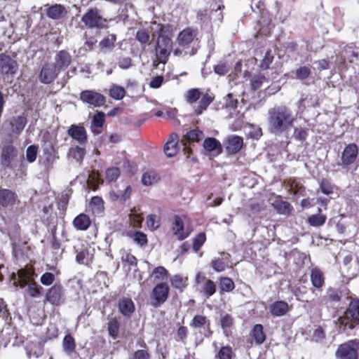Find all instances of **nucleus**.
<instances>
[{
  "label": "nucleus",
  "mask_w": 359,
  "mask_h": 359,
  "mask_svg": "<svg viewBox=\"0 0 359 359\" xmlns=\"http://www.w3.org/2000/svg\"><path fill=\"white\" fill-rule=\"evenodd\" d=\"M86 154V150L85 147L80 146H74L69 148L68 151V156L69 158H72L77 162L81 163Z\"/></svg>",
  "instance_id": "a19ab883"
},
{
  "label": "nucleus",
  "mask_w": 359,
  "mask_h": 359,
  "mask_svg": "<svg viewBox=\"0 0 359 359\" xmlns=\"http://www.w3.org/2000/svg\"><path fill=\"white\" fill-rule=\"evenodd\" d=\"M27 355L30 358L34 356L38 358L43 353V348L39 344H34L32 346H27Z\"/></svg>",
  "instance_id": "69168bd1"
},
{
  "label": "nucleus",
  "mask_w": 359,
  "mask_h": 359,
  "mask_svg": "<svg viewBox=\"0 0 359 359\" xmlns=\"http://www.w3.org/2000/svg\"><path fill=\"white\" fill-rule=\"evenodd\" d=\"M46 301L53 306H60L65 302V293L63 286L60 283H55L50 287L45 295Z\"/></svg>",
  "instance_id": "9b49d317"
},
{
  "label": "nucleus",
  "mask_w": 359,
  "mask_h": 359,
  "mask_svg": "<svg viewBox=\"0 0 359 359\" xmlns=\"http://www.w3.org/2000/svg\"><path fill=\"white\" fill-rule=\"evenodd\" d=\"M320 188L321 191L325 195H330L334 192V186L330 180L326 178L321 180L320 182Z\"/></svg>",
  "instance_id": "052dcab7"
},
{
  "label": "nucleus",
  "mask_w": 359,
  "mask_h": 359,
  "mask_svg": "<svg viewBox=\"0 0 359 359\" xmlns=\"http://www.w3.org/2000/svg\"><path fill=\"white\" fill-rule=\"evenodd\" d=\"M190 326L196 330L204 329L205 333L204 334L205 337H210L213 332L210 328V320L203 315L197 314L195 315L190 322Z\"/></svg>",
  "instance_id": "f3484780"
},
{
  "label": "nucleus",
  "mask_w": 359,
  "mask_h": 359,
  "mask_svg": "<svg viewBox=\"0 0 359 359\" xmlns=\"http://www.w3.org/2000/svg\"><path fill=\"white\" fill-rule=\"evenodd\" d=\"M266 81V77L261 73L254 75L250 80L252 90H257L259 89L262 84Z\"/></svg>",
  "instance_id": "864d4df0"
},
{
  "label": "nucleus",
  "mask_w": 359,
  "mask_h": 359,
  "mask_svg": "<svg viewBox=\"0 0 359 359\" xmlns=\"http://www.w3.org/2000/svg\"><path fill=\"white\" fill-rule=\"evenodd\" d=\"M116 41V36L111 34L104 37L98 43V53L107 54L114 50Z\"/></svg>",
  "instance_id": "393cba45"
},
{
  "label": "nucleus",
  "mask_w": 359,
  "mask_h": 359,
  "mask_svg": "<svg viewBox=\"0 0 359 359\" xmlns=\"http://www.w3.org/2000/svg\"><path fill=\"white\" fill-rule=\"evenodd\" d=\"M80 100L95 107H100L105 104L106 97L101 93L93 90H85L80 93Z\"/></svg>",
  "instance_id": "9d476101"
},
{
  "label": "nucleus",
  "mask_w": 359,
  "mask_h": 359,
  "mask_svg": "<svg viewBox=\"0 0 359 359\" xmlns=\"http://www.w3.org/2000/svg\"><path fill=\"white\" fill-rule=\"evenodd\" d=\"M296 121L292 111L286 106H279L269 111V130L275 135L288 132Z\"/></svg>",
  "instance_id": "f257e3e1"
},
{
  "label": "nucleus",
  "mask_w": 359,
  "mask_h": 359,
  "mask_svg": "<svg viewBox=\"0 0 359 359\" xmlns=\"http://www.w3.org/2000/svg\"><path fill=\"white\" fill-rule=\"evenodd\" d=\"M60 74L59 70L53 63H46L41 68L39 74V81L44 84L53 83Z\"/></svg>",
  "instance_id": "4468645a"
},
{
  "label": "nucleus",
  "mask_w": 359,
  "mask_h": 359,
  "mask_svg": "<svg viewBox=\"0 0 359 359\" xmlns=\"http://www.w3.org/2000/svg\"><path fill=\"white\" fill-rule=\"evenodd\" d=\"M269 312L273 317L285 316L290 310L288 304L283 300H278L269 305Z\"/></svg>",
  "instance_id": "5701e85b"
},
{
  "label": "nucleus",
  "mask_w": 359,
  "mask_h": 359,
  "mask_svg": "<svg viewBox=\"0 0 359 359\" xmlns=\"http://www.w3.org/2000/svg\"><path fill=\"white\" fill-rule=\"evenodd\" d=\"M349 314L344 313V316H340L338 319L339 323L341 326H343L344 329L348 328L353 330L355 327L354 322L351 318Z\"/></svg>",
  "instance_id": "680f3d73"
},
{
  "label": "nucleus",
  "mask_w": 359,
  "mask_h": 359,
  "mask_svg": "<svg viewBox=\"0 0 359 359\" xmlns=\"http://www.w3.org/2000/svg\"><path fill=\"white\" fill-rule=\"evenodd\" d=\"M170 283L174 288L182 292L188 285V278L177 274L172 277Z\"/></svg>",
  "instance_id": "37998d69"
},
{
  "label": "nucleus",
  "mask_w": 359,
  "mask_h": 359,
  "mask_svg": "<svg viewBox=\"0 0 359 359\" xmlns=\"http://www.w3.org/2000/svg\"><path fill=\"white\" fill-rule=\"evenodd\" d=\"M46 8V15L53 20H58L61 18L66 13L65 8L63 5L55 4L53 6L48 4L45 5Z\"/></svg>",
  "instance_id": "7c9ffc66"
},
{
  "label": "nucleus",
  "mask_w": 359,
  "mask_h": 359,
  "mask_svg": "<svg viewBox=\"0 0 359 359\" xmlns=\"http://www.w3.org/2000/svg\"><path fill=\"white\" fill-rule=\"evenodd\" d=\"M273 59L274 56L272 54L271 50L269 49L266 52L264 58L260 62L259 68L262 70H267L272 64Z\"/></svg>",
  "instance_id": "4d7b16f0"
},
{
  "label": "nucleus",
  "mask_w": 359,
  "mask_h": 359,
  "mask_svg": "<svg viewBox=\"0 0 359 359\" xmlns=\"http://www.w3.org/2000/svg\"><path fill=\"white\" fill-rule=\"evenodd\" d=\"M170 287L165 282L157 283L150 293V304L154 308L163 304L168 299Z\"/></svg>",
  "instance_id": "423d86ee"
},
{
  "label": "nucleus",
  "mask_w": 359,
  "mask_h": 359,
  "mask_svg": "<svg viewBox=\"0 0 359 359\" xmlns=\"http://www.w3.org/2000/svg\"><path fill=\"white\" fill-rule=\"evenodd\" d=\"M249 335L251 338V345L253 341L256 345H261L265 341L266 338V334L264 332V327L262 324L255 325L250 330Z\"/></svg>",
  "instance_id": "cd10ccee"
},
{
  "label": "nucleus",
  "mask_w": 359,
  "mask_h": 359,
  "mask_svg": "<svg viewBox=\"0 0 359 359\" xmlns=\"http://www.w3.org/2000/svg\"><path fill=\"white\" fill-rule=\"evenodd\" d=\"M294 74L296 79L299 80H304L310 76L311 70L309 67L301 66L295 70Z\"/></svg>",
  "instance_id": "bf43d9fd"
},
{
  "label": "nucleus",
  "mask_w": 359,
  "mask_h": 359,
  "mask_svg": "<svg viewBox=\"0 0 359 359\" xmlns=\"http://www.w3.org/2000/svg\"><path fill=\"white\" fill-rule=\"evenodd\" d=\"M273 208L280 215H290L293 210L290 203L281 199V196H278L273 203Z\"/></svg>",
  "instance_id": "72a5a7b5"
},
{
  "label": "nucleus",
  "mask_w": 359,
  "mask_h": 359,
  "mask_svg": "<svg viewBox=\"0 0 359 359\" xmlns=\"http://www.w3.org/2000/svg\"><path fill=\"white\" fill-rule=\"evenodd\" d=\"M233 348L229 345L222 346L215 358L218 359H233L235 357Z\"/></svg>",
  "instance_id": "c03bdc74"
},
{
  "label": "nucleus",
  "mask_w": 359,
  "mask_h": 359,
  "mask_svg": "<svg viewBox=\"0 0 359 359\" xmlns=\"http://www.w3.org/2000/svg\"><path fill=\"white\" fill-rule=\"evenodd\" d=\"M27 121L26 118L23 116H19L14 120V124H13V131L18 133H21L25 125H26Z\"/></svg>",
  "instance_id": "0e129e2a"
},
{
  "label": "nucleus",
  "mask_w": 359,
  "mask_h": 359,
  "mask_svg": "<svg viewBox=\"0 0 359 359\" xmlns=\"http://www.w3.org/2000/svg\"><path fill=\"white\" fill-rule=\"evenodd\" d=\"M184 98L189 104H193L200 100L198 106L194 109V114L198 116L208 109L214 101L215 97L208 93L203 94L199 88H191L185 93Z\"/></svg>",
  "instance_id": "7ed1b4c3"
},
{
  "label": "nucleus",
  "mask_w": 359,
  "mask_h": 359,
  "mask_svg": "<svg viewBox=\"0 0 359 359\" xmlns=\"http://www.w3.org/2000/svg\"><path fill=\"white\" fill-rule=\"evenodd\" d=\"M34 275L35 271L32 267H25L18 270L17 273H12L11 280L14 286L23 288L34 281Z\"/></svg>",
  "instance_id": "6e6552de"
},
{
  "label": "nucleus",
  "mask_w": 359,
  "mask_h": 359,
  "mask_svg": "<svg viewBox=\"0 0 359 359\" xmlns=\"http://www.w3.org/2000/svg\"><path fill=\"white\" fill-rule=\"evenodd\" d=\"M136 39L141 44H147L150 40V33L147 29H139L135 34Z\"/></svg>",
  "instance_id": "13d9d810"
},
{
  "label": "nucleus",
  "mask_w": 359,
  "mask_h": 359,
  "mask_svg": "<svg viewBox=\"0 0 359 359\" xmlns=\"http://www.w3.org/2000/svg\"><path fill=\"white\" fill-rule=\"evenodd\" d=\"M81 22L85 27L100 31L109 28V20L102 15V11L97 7L89 8L82 15Z\"/></svg>",
  "instance_id": "f03ea898"
},
{
  "label": "nucleus",
  "mask_w": 359,
  "mask_h": 359,
  "mask_svg": "<svg viewBox=\"0 0 359 359\" xmlns=\"http://www.w3.org/2000/svg\"><path fill=\"white\" fill-rule=\"evenodd\" d=\"M172 48L171 38L160 34L155 48L156 57L159 63H167Z\"/></svg>",
  "instance_id": "39448f33"
},
{
  "label": "nucleus",
  "mask_w": 359,
  "mask_h": 359,
  "mask_svg": "<svg viewBox=\"0 0 359 359\" xmlns=\"http://www.w3.org/2000/svg\"><path fill=\"white\" fill-rule=\"evenodd\" d=\"M95 248L89 250V248H79L76 250V260L81 264H89L92 262L94 256Z\"/></svg>",
  "instance_id": "c756f323"
},
{
  "label": "nucleus",
  "mask_w": 359,
  "mask_h": 359,
  "mask_svg": "<svg viewBox=\"0 0 359 359\" xmlns=\"http://www.w3.org/2000/svg\"><path fill=\"white\" fill-rule=\"evenodd\" d=\"M234 325V319L231 314L226 313L220 318V325L224 336L229 337L231 334L230 328Z\"/></svg>",
  "instance_id": "4c0bfd02"
},
{
  "label": "nucleus",
  "mask_w": 359,
  "mask_h": 359,
  "mask_svg": "<svg viewBox=\"0 0 359 359\" xmlns=\"http://www.w3.org/2000/svg\"><path fill=\"white\" fill-rule=\"evenodd\" d=\"M172 231L179 241H183L191 234L192 228L185 227L182 217L179 215H175L172 224Z\"/></svg>",
  "instance_id": "ddd939ff"
},
{
  "label": "nucleus",
  "mask_w": 359,
  "mask_h": 359,
  "mask_svg": "<svg viewBox=\"0 0 359 359\" xmlns=\"http://www.w3.org/2000/svg\"><path fill=\"white\" fill-rule=\"evenodd\" d=\"M105 121V114L103 111H96L93 116L90 127V131L94 135H97L102 133Z\"/></svg>",
  "instance_id": "412c9836"
},
{
  "label": "nucleus",
  "mask_w": 359,
  "mask_h": 359,
  "mask_svg": "<svg viewBox=\"0 0 359 359\" xmlns=\"http://www.w3.org/2000/svg\"><path fill=\"white\" fill-rule=\"evenodd\" d=\"M346 314H349L352 320L359 324V300L353 299L349 303L348 307L346 311Z\"/></svg>",
  "instance_id": "ea45409f"
},
{
  "label": "nucleus",
  "mask_w": 359,
  "mask_h": 359,
  "mask_svg": "<svg viewBox=\"0 0 359 359\" xmlns=\"http://www.w3.org/2000/svg\"><path fill=\"white\" fill-rule=\"evenodd\" d=\"M18 151L13 144L4 146L1 154V165L4 168H11V161L17 156Z\"/></svg>",
  "instance_id": "aec40b11"
},
{
  "label": "nucleus",
  "mask_w": 359,
  "mask_h": 359,
  "mask_svg": "<svg viewBox=\"0 0 359 359\" xmlns=\"http://www.w3.org/2000/svg\"><path fill=\"white\" fill-rule=\"evenodd\" d=\"M91 224V219L85 213L78 215L73 220L74 226L79 231L87 230Z\"/></svg>",
  "instance_id": "2f4dec72"
},
{
  "label": "nucleus",
  "mask_w": 359,
  "mask_h": 359,
  "mask_svg": "<svg viewBox=\"0 0 359 359\" xmlns=\"http://www.w3.org/2000/svg\"><path fill=\"white\" fill-rule=\"evenodd\" d=\"M133 192V189L130 185H127L124 191H116L111 190L109 192V198L113 201H118L121 204H124L128 199H130Z\"/></svg>",
  "instance_id": "c85d7f7f"
},
{
  "label": "nucleus",
  "mask_w": 359,
  "mask_h": 359,
  "mask_svg": "<svg viewBox=\"0 0 359 359\" xmlns=\"http://www.w3.org/2000/svg\"><path fill=\"white\" fill-rule=\"evenodd\" d=\"M109 94L113 99L121 100L126 96V92L123 87L113 84L109 89Z\"/></svg>",
  "instance_id": "de8ad7c7"
},
{
  "label": "nucleus",
  "mask_w": 359,
  "mask_h": 359,
  "mask_svg": "<svg viewBox=\"0 0 359 359\" xmlns=\"http://www.w3.org/2000/svg\"><path fill=\"white\" fill-rule=\"evenodd\" d=\"M62 347L64 351L67 354H72L75 351L76 344L72 334H67L65 336L62 341Z\"/></svg>",
  "instance_id": "79ce46f5"
},
{
  "label": "nucleus",
  "mask_w": 359,
  "mask_h": 359,
  "mask_svg": "<svg viewBox=\"0 0 359 359\" xmlns=\"http://www.w3.org/2000/svg\"><path fill=\"white\" fill-rule=\"evenodd\" d=\"M121 170L117 167H111L105 171V178L107 182H115L120 176Z\"/></svg>",
  "instance_id": "5fc2aeb1"
},
{
  "label": "nucleus",
  "mask_w": 359,
  "mask_h": 359,
  "mask_svg": "<svg viewBox=\"0 0 359 359\" xmlns=\"http://www.w3.org/2000/svg\"><path fill=\"white\" fill-rule=\"evenodd\" d=\"M308 130L306 128H296L294 130V137L295 140L304 142L308 137Z\"/></svg>",
  "instance_id": "774afa93"
},
{
  "label": "nucleus",
  "mask_w": 359,
  "mask_h": 359,
  "mask_svg": "<svg viewBox=\"0 0 359 359\" xmlns=\"http://www.w3.org/2000/svg\"><path fill=\"white\" fill-rule=\"evenodd\" d=\"M179 140V135L175 133L170 135L168 140L164 145V152L168 157H172L177 154Z\"/></svg>",
  "instance_id": "bb28decb"
},
{
  "label": "nucleus",
  "mask_w": 359,
  "mask_h": 359,
  "mask_svg": "<svg viewBox=\"0 0 359 359\" xmlns=\"http://www.w3.org/2000/svg\"><path fill=\"white\" fill-rule=\"evenodd\" d=\"M203 147L208 152L215 151L217 155L221 154L223 151L220 142L215 137L205 138Z\"/></svg>",
  "instance_id": "473e14b6"
},
{
  "label": "nucleus",
  "mask_w": 359,
  "mask_h": 359,
  "mask_svg": "<svg viewBox=\"0 0 359 359\" xmlns=\"http://www.w3.org/2000/svg\"><path fill=\"white\" fill-rule=\"evenodd\" d=\"M318 212L317 214H313L308 217L306 222L310 226L318 227L325 223L327 216L322 214V210L320 208L318 209Z\"/></svg>",
  "instance_id": "e433bc0d"
},
{
  "label": "nucleus",
  "mask_w": 359,
  "mask_h": 359,
  "mask_svg": "<svg viewBox=\"0 0 359 359\" xmlns=\"http://www.w3.org/2000/svg\"><path fill=\"white\" fill-rule=\"evenodd\" d=\"M198 35V29L187 27L182 29L178 34L177 41L178 45L184 50L189 48Z\"/></svg>",
  "instance_id": "f8f14e48"
},
{
  "label": "nucleus",
  "mask_w": 359,
  "mask_h": 359,
  "mask_svg": "<svg viewBox=\"0 0 359 359\" xmlns=\"http://www.w3.org/2000/svg\"><path fill=\"white\" fill-rule=\"evenodd\" d=\"M38 147L36 145H30L26 151V158L28 162L33 163L37 156Z\"/></svg>",
  "instance_id": "338daca9"
},
{
  "label": "nucleus",
  "mask_w": 359,
  "mask_h": 359,
  "mask_svg": "<svg viewBox=\"0 0 359 359\" xmlns=\"http://www.w3.org/2000/svg\"><path fill=\"white\" fill-rule=\"evenodd\" d=\"M67 134L80 145L85 146L88 142L87 131L81 124L71 125L67 130Z\"/></svg>",
  "instance_id": "2eb2a0df"
},
{
  "label": "nucleus",
  "mask_w": 359,
  "mask_h": 359,
  "mask_svg": "<svg viewBox=\"0 0 359 359\" xmlns=\"http://www.w3.org/2000/svg\"><path fill=\"white\" fill-rule=\"evenodd\" d=\"M359 339L348 340L338 346L335 356L337 359H358Z\"/></svg>",
  "instance_id": "20e7f679"
},
{
  "label": "nucleus",
  "mask_w": 359,
  "mask_h": 359,
  "mask_svg": "<svg viewBox=\"0 0 359 359\" xmlns=\"http://www.w3.org/2000/svg\"><path fill=\"white\" fill-rule=\"evenodd\" d=\"M72 62V57L67 50H60L55 57V63L56 68L59 72L65 70Z\"/></svg>",
  "instance_id": "4be33fe9"
},
{
  "label": "nucleus",
  "mask_w": 359,
  "mask_h": 359,
  "mask_svg": "<svg viewBox=\"0 0 359 359\" xmlns=\"http://www.w3.org/2000/svg\"><path fill=\"white\" fill-rule=\"evenodd\" d=\"M216 283L210 279L206 280V282L202 285L201 288V292L206 298H210V297H212L216 292Z\"/></svg>",
  "instance_id": "a18cd8bd"
},
{
  "label": "nucleus",
  "mask_w": 359,
  "mask_h": 359,
  "mask_svg": "<svg viewBox=\"0 0 359 359\" xmlns=\"http://www.w3.org/2000/svg\"><path fill=\"white\" fill-rule=\"evenodd\" d=\"M224 145L229 155H234L243 148V139L238 135H230L224 141Z\"/></svg>",
  "instance_id": "dca6fc26"
},
{
  "label": "nucleus",
  "mask_w": 359,
  "mask_h": 359,
  "mask_svg": "<svg viewBox=\"0 0 359 359\" xmlns=\"http://www.w3.org/2000/svg\"><path fill=\"white\" fill-rule=\"evenodd\" d=\"M285 187L289 192L296 196L305 195L306 189L304 186L295 177H290L284 180L283 182Z\"/></svg>",
  "instance_id": "a211bd4d"
},
{
  "label": "nucleus",
  "mask_w": 359,
  "mask_h": 359,
  "mask_svg": "<svg viewBox=\"0 0 359 359\" xmlns=\"http://www.w3.org/2000/svg\"><path fill=\"white\" fill-rule=\"evenodd\" d=\"M341 292L339 290L330 287L327 290L326 295L323 297L322 301L326 305L330 303H337L341 301Z\"/></svg>",
  "instance_id": "f704fd0d"
},
{
  "label": "nucleus",
  "mask_w": 359,
  "mask_h": 359,
  "mask_svg": "<svg viewBox=\"0 0 359 359\" xmlns=\"http://www.w3.org/2000/svg\"><path fill=\"white\" fill-rule=\"evenodd\" d=\"M152 276L155 280L164 282V280L168 279L169 273L165 267L160 266L153 269Z\"/></svg>",
  "instance_id": "8fccbe9b"
},
{
  "label": "nucleus",
  "mask_w": 359,
  "mask_h": 359,
  "mask_svg": "<svg viewBox=\"0 0 359 359\" xmlns=\"http://www.w3.org/2000/svg\"><path fill=\"white\" fill-rule=\"evenodd\" d=\"M18 69V65L15 60L4 53L0 54V73L4 79H12Z\"/></svg>",
  "instance_id": "1a4fd4ad"
},
{
  "label": "nucleus",
  "mask_w": 359,
  "mask_h": 359,
  "mask_svg": "<svg viewBox=\"0 0 359 359\" xmlns=\"http://www.w3.org/2000/svg\"><path fill=\"white\" fill-rule=\"evenodd\" d=\"M120 323L116 318H111L108 322V332L111 337L116 339L119 332Z\"/></svg>",
  "instance_id": "603ef678"
},
{
  "label": "nucleus",
  "mask_w": 359,
  "mask_h": 359,
  "mask_svg": "<svg viewBox=\"0 0 359 359\" xmlns=\"http://www.w3.org/2000/svg\"><path fill=\"white\" fill-rule=\"evenodd\" d=\"M203 137V133L199 129H193L187 133L184 138L187 141L198 142Z\"/></svg>",
  "instance_id": "6e6d98bb"
},
{
  "label": "nucleus",
  "mask_w": 359,
  "mask_h": 359,
  "mask_svg": "<svg viewBox=\"0 0 359 359\" xmlns=\"http://www.w3.org/2000/svg\"><path fill=\"white\" fill-rule=\"evenodd\" d=\"M160 180L159 176L154 171L145 172L142 177V182L144 185L149 186L156 184Z\"/></svg>",
  "instance_id": "49530a36"
},
{
  "label": "nucleus",
  "mask_w": 359,
  "mask_h": 359,
  "mask_svg": "<svg viewBox=\"0 0 359 359\" xmlns=\"http://www.w3.org/2000/svg\"><path fill=\"white\" fill-rule=\"evenodd\" d=\"M118 308L125 317L130 318L135 311V304L130 297H123L118 300Z\"/></svg>",
  "instance_id": "a878e982"
},
{
  "label": "nucleus",
  "mask_w": 359,
  "mask_h": 359,
  "mask_svg": "<svg viewBox=\"0 0 359 359\" xmlns=\"http://www.w3.org/2000/svg\"><path fill=\"white\" fill-rule=\"evenodd\" d=\"M88 183L93 191L98 189L99 185L103 183V180L101 179L98 171H93L89 175Z\"/></svg>",
  "instance_id": "09e8293b"
},
{
  "label": "nucleus",
  "mask_w": 359,
  "mask_h": 359,
  "mask_svg": "<svg viewBox=\"0 0 359 359\" xmlns=\"http://www.w3.org/2000/svg\"><path fill=\"white\" fill-rule=\"evenodd\" d=\"M18 200L17 194L8 189L0 188V206L3 208L13 207Z\"/></svg>",
  "instance_id": "6ab92c4d"
},
{
  "label": "nucleus",
  "mask_w": 359,
  "mask_h": 359,
  "mask_svg": "<svg viewBox=\"0 0 359 359\" xmlns=\"http://www.w3.org/2000/svg\"><path fill=\"white\" fill-rule=\"evenodd\" d=\"M27 286V292L31 297H39L42 294L43 287L34 280L29 283Z\"/></svg>",
  "instance_id": "3c124183"
},
{
  "label": "nucleus",
  "mask_w": 359,
  "mask_h": 359,
  "mask_svg": "<svg viewBox=\"0 0 359 359\" xmlns=\"http://www.w3.org/2000/svg\"><path fill=\"white\" fill-rule=\"evenodd\" d=\"M218 285L219 293L221 294L224 292H230L235 288V283L233 280L229 277L222 276L218 279Z\"/></svg>",
  "instance_id": "c9c22d12"
},
{
  "label": "nucleus",
  "mask_w": 359,
  "mask_h": 359,
  "mask_svg": "<svg viewBox=\"0 0 359 359\" xmlns=\"http://www.w3.org/2000/svg\"><path fill=\"white\" fill-rule=\"evenodd\" d=\"M358 146L355 143H349L345 146L341 153V163L338 164L345 168L355 164L357 168L358 166Z\"/></svg>",
  "instance_id": "0eeeda50"
},
{
  "label": "nucleus",
  "mask_w": 359,
  "mask_h": 359,
  "mask_svg": "<svg viewBox=\"0 0 359 359\" xmlns=\"http://www.w3.org/2000/svg\"><path fill=\"white\" fill-rule=\"evenodd\" d=\"M132 238L134 241L141 245H145L147 244V237L145 233L141 231H135L131 235Z\"/></svg>",
  "instance_id": "e2e57ef3"
},
{
  "label": "nucleus",
  "mask_w": 359,
  "mask_h": 359,
  "mask_svg": "<svg viewBox=\"0 0 359 359\" xmlns=\"http://www.w3.org/2000/svg\"><path fill=\"white\" fill-rule=\"evenodd\" d=\"M43 163L45 166H51L59 158L57 152L51 142L46 143L43 147Z\"/></svg>",
  "instance_id": "b1692460"
},
{
  "label": "nucleus",
  "mask_w": 359,
  "mask_h": 359,
  "mask_svg": "<svg viewBox=\"0 0 359 359\" xmlns=\"http://www.w3.org/2000/svg\"><path fill=\"white\" fill-rule=\"evenodd\" d=\"M311 280L312 285L316 288H321L325 284V277L323 273L318 268L311 270Z\"/></svg>",
  "instance_id": "58836bf2"
}]
</instances>
